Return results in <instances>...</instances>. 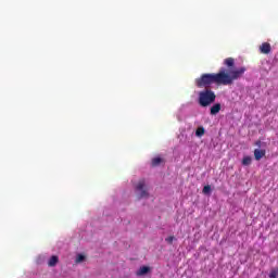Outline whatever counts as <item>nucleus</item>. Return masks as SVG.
Segmentation results:
<instances>
[{"instance_id":"nucleus-12","label":"nucleus","mask_w":278,"mask_h":278,"mask_svg":"<svg viewBox=\"0 0 278 278\" xmlns=\"http://www.w3.org/2000/svg\"><path fill=\"white\" fill-rule=\"evenodd\" d=\"M251 162H253V159L251 156H244L242 160V165L243 166H251Z\"/></svg>"},{"instance_id":"nucleus-9","label":"nucleus","mask_w":278,"mask_h":278,"mask_svg":"<svg viewBox=\"0 0 278 278\" xmlns=\"http://www.w3.org/2000/svg\"><path fill=\"white\" fill-rule=\"evenodd\" d=\"M220 112V103H215L211 106V115L216 116Z\"/></svg>"},{"instance_id":"nucleus-5","label":"nucleus","mask_w":278,"mask_h":278,"mask_svg":"<svg viewBox=\"0 0 278 278\" xmlns=\"http://www.w3.org/2000/svg\"><path fill=\"white\" fill-rule=\"evenodd\" d=\"M270 51H271L270 43H268V42H263V43L260 46V52H261V53H264V55H268V53H270Z\"/></svg>"},{"instance_id":"nucleus-8","label":"nucleus","mask_w":278,"mask_h":278,"mask_svg":"<svg viewBox=\"0 0 278 278\" xmlns=\"http://www.w3.org/2000/svg\"><path fill=\"white\" fill-rule=\"evenodd\" d=\"M264 155H266V150H260V149L254 150V157L256 161H260L262 157H264Z\"/></svg>"},{"instance_id":"nucleus-14","label":"nucleus","mask_w":278,"mask_h":278,"mask_svg":"<svg viewBox=\"0 0 278 278\" xmlns=\"http://www.w3.org/2000/svg\"><path fill=\"white\" fill-rule=\"evenodd\" d=\"M84 260H86V256H84V254H78L76 257V264H80Z\"/></svg>"},{"instance_id":"nucleus-3","label":"nucleus","mask_w":278,"mask_h":278,"mask_svg":"<svg viewBox=\"0 0 278 278\" xmlns=\"http://www.w3.org/2000/svg\"><path fill=\"white\" fill-rule=\"evenodd\" d=\"M136 193L138 199L149 198V189L147 188V182L144 181V179L138 181L136 186Z\"/></svg>"},{"instance_id":"nucleus-15","label":"nucleus","mask_w":278,"mask_h":278,"mask_svg":"<svg viewBox=\"0 0 278 278\" xmlns=\"http://www.w3.org/2000/svg\"><path fill=\"white\" fill-rule=\"evenodd\" d=\"M278 277V268L273 269L269 274V278H277Z\"/></svg>"},{"instance_id":"nucleus-2","label":"nucleus","mask_w":278,"mask_h":278,"mask_svg":"<svg viewBox=\"0 0 278 278\" xmlns=\"http://www.w3.org/2000/svg\"><path fill=\"white\" fill-rule=\"evenodd\" d=\"M216 101V93L212 89H204L199 92L198 103L201 108H210Z\"/></svg>"},{"instance_id":"nucleus-1","label":"nucleus","mask_w":278,"mask_h":278,"mask_svg":"<svg viewBox=\"0 0 278 278\" xmlns=\"http://www.w3.org/2000/svg\"><path fill=\"white\" fill-rule=\"evenodd\" d=\"M247 73V67H239L237 70H226L222 67L218 73L202 74L201 77L195 79L197 88L208 89L212 84L216 86H231L233 81L240 79Z\"/></svg>"},{"instance_id":"nucleus-4","label":"nucleus","mask_w":278,"mask_h":278,"mask_svg":"<svg viewBox=\"0 0 278 278\" xmlns=\"http://www.w3.org/2000/svg\"><path fill=\"white\" fill-rule=\"evenodd\" d=\"M148 273H151V267L149 266H142L136 271L137 277H144V275H148Z\"/></svg>"},{"instance_id":"nucleus-16","label":"nucleus","mask_w":278,"mask_h":278,"mask_svg":"<svg viewBox=\"0 0 278 278\" xmlns=\"http://www.w3.org/2000/svg\"><path fill=\"white\" fill-rule=\"evenodd\" d=\"M166 242H168L169 244H173V240H175V237L170 236L168 238L165 239Z\"/></svg>"},{"instance_id":"nucleus-10","label":"nucleus","mask_w":278,"mask_h":278,"mask_svg":"<svg viewBox=\"0 0 278 278\" xmlns=\"http://www.w3.org/2000/svg\"><path fill=\"white\" fill-rule=\"evenodd\" d=\"M58 262H60V258L58 256L53 255L50 257L48 265L53 267L58 264Z\"/></svg>"},{"instance_id":"nucleus-7","label":"nucleus","mask_w":278,"mask_h":278,"mask_svg":"<svg viewBox=\"0 0 278 278\" xmlns=\"http://www.w3.org/2000/svg\"><path fill=\"white\" fill-rule=\"evenodd\" d=\"M224 66H227V68H233V66H236V59L235 58L225 59Z\"/></svg>"},{"instance_id":"nucleus-11","label":"nucleus","mask_w":278,"mask_h":278,"mask_svg":"<svg viewBox=\"0 0 278 278\" xmlns=\"http://www.w3.org/2000/svg\"><path fill=\"white\" fill-rule=\"evenodd\" d=\"M195 136L198 138H202V136H205V128H203V126L198 127V129L195 130Z\"/></svg>"},{"instance_id":"nucleus-6","label":"nucleus","mask_w":278,"mask_h":278,"mask_svg":"<svg viewBox=\"0 0 278 278\" xmlns=\"http://www.w3.org/2000/svg\"><path fill=\"white\" fill-rule=\"evenodd\" d=\"M164 162H165L164 159H162L161 156H155L151 161V166L155 168L157 166H161V164H164Z\"/></svg>"},{"instance_id":"nucleus-13","label":"nucleus","mask_w":278,"mask_h":278,"mask_svg":"<svg viewBox=\"0 0 278 278\" xmlns=\"http://www.w3.org/2000/svg\"><path fill=\"white\" fill-rule=\"evenodd\" d=\"M203 194H212V186L206 185L204 186V188L202 189Z\"/></svg>"}]
</instances>
